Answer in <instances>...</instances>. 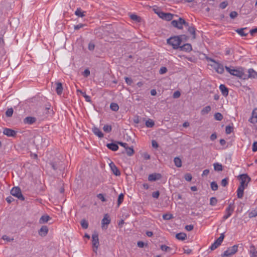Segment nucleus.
Wrapping results in <instances>:
<instances>
[{"mask_svg": "<svg viewBox=\"0 0 257 257\" xmlns=\"http://www.w3.org/2000/svg\"><path fill=\"white\" fill-rule=\"evenodd\" d=\"M181 93L179 91H176L174 92L173 96L175 98H179L180 96Z\"/></svg>", "mask_w": 257, "mask_h": 257, "instance_id": "nucleus-63", "label": "nucleus"}, {"mask_svg": "<svg viewBox=\"0 0 257 257\" xmlns=\"http://www.w3.org/2000/svg\"><path fill=\"white\" fill-rule=\"evenodd\" d=\"M212 67L215 69L216 71L220 74H222L224 72V68L222 64L216 62V63L211 65Z\"/></svg>", "mask_w": 257, "mask_h": 257, "instance_id": "nucleus-11", "label": "nucleus"}, {"mask_svg": "<svg viewBox=\"0 0 257 257\" xmlns=\"http://www.w3.org/2000/svg\"><path fill=\"white\" fill-rule=\"evenodd\" d=\"M13 109L12 108H8L6 112V115L7 117H11L13 114Z\"/></svg>", "mask_w": 257, "mask_h": 257, "instance_id": "nucleus-45", "label": "nucleus"}, {"mask_svg": "<svg viewBox=\"0 0 257 257\" xmlns=\"http://www.w3.org/2000/svg\"><path fill=\"white\" fill-rule=\"evenodd\" d=\"M211 107L209 105L206 106L203 108L201 111V114L202 115H205L211 111Z\"/></svg>", "mask_w": 257, "mask_h": 257, "instance_id": "nucleus-31", "label": "nucleus"}, {"mask_svg": "<svg viewBox=\"0 0 257 257\" xmlns=\"http://www.w3.org/2000/svg\"><path fill=\"white\" fill-rule=\"evenodd\" d=\"M11 194L18 198L19 200L23 201L25 200V198L23 196L21 189L18 187H13L11 191Z\"/></svg>", "mask_w": 257, "mask_h": 257, "instance_id": "nucleus-6", "label": "nucleus"}, {"mask_svg": "<svg viewBox=\"0 0 257 257\" xmlns=\"http://www.w3.org/2000/svg\"><path fill=\"white\" fill-rule=\"evenodd\" d=\"M180 39L181 40V43L183 41H187L188 39V37L186 35H181L178 36Z\"/></svg>", "mask_w": 257, "mask_h": 257, "instance_id": "nucleus-48", "label": "nucleus"}, {"mask_svg": "<svg viewBox=\"0 0 257 257\" xmlns=\"http://www.w3.org/2000/svg\"><path fill=\"white\" fill-rule=\"evenodd\" d=\"M124 198V195L122 193L119 195L117 199V205L119 206L123 201Z\"/></svg>", "mask_w": 257, "mask_h": 257, "instance_id": "nucleus-46", "label": "nucleus"}, {"mask_svg": "<svg viewBox=\"0 0 257 257\" xmlns=\"http://www.w3.org/2000/svg\"><path fill=\"white\" fill-rule=\"evenodd\" d=\"M214 169L216 171H221L223 170L222 166L221 164L218 163H215L213 164Z\"/></svg>", "mask_w": 257, "mask_h": 257, "instance_id": "nucleus-32", "label": "nucleus"}, {"mask_svg": "<svg viewBox=\"0 0 257 257\" xmlns=\"http://www.w3.org/2000/svg\"><path fill=\"white\" fill-rule=\"evenodd\" d=\"M125 82L129 85H132L133 83V80L131 78L128 77H125Z\"/></svg>", "mask_w": 257, "mask_h": 257, "instance_id": "nucleus-60", "label": "nucleus"}, {"mask_svg": "<svg viewBox=\"0 0 257 257\" xmlns=\"http://www.w3.org/2000/svg\"><path fill=\"white\" fill-rule=\"evenodd\" d=\"M211 188L213 191H216L218 189V185L215 182H212L210 184Z\"/></svg>", "mask_w": 257, "mask_h": 257, "instance_id": "nucleus-47", "label": "nucleus"}, {"mask_svg": "<svg viewBox=\"0 0 257 257\" xmlns=\"http://www.w3.org/2000/svg\"><path fill=\"white\" fill-rule=\"evenodd\" d=\"M244 188L238 187L237 190V196L238 198H242L243 196Z\"/></svg>", "mask_w": 257, "mask_h": 257, "instance_id": "nucleus-28", "label": "nucleus"}, {"mask_svg": "<svg viewBox=\"0 0 257 257\" xmlns=\"http://www.w3.org/2000/svg\"><path fill=\"white\" fill-rule=\"evenodd\" d=\"M84 26H85V25L82 24H79L78 25H75L74 26V29L75 30H78L83 28Z\"/></svg>", "mask_w": 257, "mask_h": 257, "instance_id": "nucleus-61", "label": "nucleus"}, {"mask_svg": "<svg viewBox=\"0 0 257 257\" xmlns=\"http://www.w3.org/2000/svg\"><path fill=\"white\" fill-rule=\"evenodd\" d=\"M171 25L174 28L179 30H182L183 28V26L185 27L188 26V23L182 18H179L177 20H173L171 22Z\"/></svg>", "mask_w": 257, "mask_h": 257, "instance_id": "nucleus-2", "label": "nucleus"}, {"mask_svg": "<svg viewBox=\"0 0 257 257\" xmlns=\"http://www.w3.org/2000/svg\"><path fill=\"white\" fill-rule=\"evenodd\" d=\"M185 179L187 181H190L192 180V177L190 173H187L184 175Z\"/></svg>", "mask_w": 257, "mask_h": 257, "instance_id": "nucleus-51", "label": "nucleus"}, {"mask_svg": "<svg viewBox=\"0 0 257 257\" xmlns=\"http://www.w3.org/2000/svg\"><path fill=\"white\" fill-rule=\"evenodd\" d=\"M234 205L233 204H229V205L228 206V207L226 208V210H225V212H228V215H231V214L232 213L233 210H234Z\"/></svg>", "mask_w": 257, "mask_h": 257, "instance_id": "nucleus-33", "label": "nucleus"}, {"mask_svg": "<svg viewBox=\"0 0 257 257\" xmlns=\"http://www.w3.org/2000/svg\"><path fill=\"white\" fill-rule=\"evenodd\" d=\"M167 71V69L166 67H162L159 70V73L160 74H165V73H166Z\"/></svg>", "mask_w": 257, "mask_h": 257, "instance_id": "nucleus-56", "label": "nucleus"}, {"mask_svg": "<svg viewBox=\"0 0 257 257\" xmlns=\"http://www.w3.org/2000/svg\"><path fill=\"white\" fill-rule=\"evenodd\" d=\"M48 231L47 226H42L41 229L39 230V234L42 236L46 235Z\"/></svg>", "mask_w": 257, "mask_h": 257, "instance_id": "nucleus-20", "label": "nucleus"}, {"mask_svg": "<svg viewBox=\"0 0 257 257\" xmlns=\"http://www.w3.org/2000/svg\"><path fill=\"white\" fill-rule=\"evenodd\" d=\"M88 48L90 51H93L95 48V45L94 43L90 42L88 44Z\"/></svg>", "mask_w": 257, "mask_h": 257, "instance_id": "nucleus-59", "label": "nucleus"}, {"mask_svg": "<svg viewBox=\"0 0 257 257\" xmlns=\"http://www.w3.org/2000/svg\"><path fill=\"white\" fill-rule=\"evenodd\" d=\"M248 121L252 123H257V108L253 110L251 117L249 119Z\"/></svg>", "mask_w": 257, "mask_h": 257, "instance_id": "nucleus-16", "label": "nucleus"}, {"mask_svg": "<svg viewBox=\"0 0 257 257\" xmlns=\"http://www.w3.org/2000/svg\"><path fill=\"white\" fill-rule=\"evenodd\" d=\"M219 245H220V244H219L216 241H214V242L209 247V249H210L211 250H213L217 248Z\"/></svg>", "mask_w": 257, "mask_h": 257, "instance_id": "nucleus-43", "label": "nucleus"}, {"mask_svg": "<svg viewBox=\"0 0 257 257\" xmlns=\"http://www.w3.org/2000/svg\"><path fill=\"white\" fill-rule=\"evenodd\" d=\"M174 162L177 167H181L182 166V161L179 157H175L174 159Z\"/></svg>", "mask_w": 257, "mask_h": 257, "instance_id": "nucleus-34", "label": "nucleus"}, {"mask_svg": "<svg viewBox=\"0 0 257 257\" xmlns=\"http://www.w3.org/2000/svg\"><path fill=\"white\" fill-rule=\"evenodd\" d=\"M239 179L241 181L239 186L244 188L247 187L248 183L251 180L250 178L246 174L240 175Z\"/></svg>", "mask_w": 257, "mask_h": 257, "instance_id": "nucleus-5", "label": "nucleus"}, {"mask_svg": "<svg viewBox=\"0 0 257 257\" xmlns=\"http://www.w3.org/2000/svg\"><path fill=\"white\" fill-rule=\"evenodd\" d=\"M125 149L126 153L128 156H132L134 154V150L133 147H128L127 146Z\"/></svg>", "mask_w": 257, "mask_h": 257, "instance_id": "nucleus-35", "label": "nucleus"}, {"mask_svg": "<svg viewBox=\"0 0 257 257\" xmlns=\"http://www.w3.org/2000/svg\"><path fill=\"white\" fill-rule=\"evenodd\" d=\"M162 175L160 173H153L148 176V180L150 181H155L160 179Z\"/></svg>", "mask_w": 257, "mask_h": 257, "instance_id": "nucleus-13", "label": "nucleus"}, {"mask_svg": "<svg viewBox=\"0 0 257 257\" xmlns=\"http://www.w3.org/2000/svg\"><path fill=\"white\" fill-rule=\"evenodd\" d=\"M137 245H138V246L140 247V248H143L144 247L145 244V243L143 242V241H139L138 242H137Z\"/></svg>", "mask_w": 257, "mask_h": 257, "instance_id": "nucleus-64", "label": "nucleus"}, {"mask_svg": "<svg viewBox=\"0 0 257 257\" xmlns=\"http://www.w3.org/2000/svg\"><path fill=\"white\" fill-rule=\"evenodd\" d=\"M50 165L52 168L54 170H59L60 171H62L64 169V164L62 162L58 161L55 162H51Z\"/></svg>", "mask_w": 257, "mask_h": 257, "instance_id": "nucleus-9", "label": "nucleus"}, {"mask_svg": "<svg viewBox=\"0 0 257 257\" xmlns=\"http://www.w3.org/2000/svg\"><path fill=\"white\" fill-rule=\"evenodd\" d=\"M103 130L106 133H109L111 131L112 127L110 125L106 124L104 125Z\"/></svg>", "mask_w": 257, "mask_h": 257, "instance_id": "nucleus-44", "label": "nucleus"}, {"mask_svg": "<svg viewBox=\"0 0 257 257\" xmlns=\"http://www.w3.org/2000/svg\"><path fill=\"white\" fill-rule=\"evenodd\" d=\"M3 134L8 137H14L17 135V132L11 128H5Z\"/></svg>", "mask_w": 257, "mask_h": 257, "instance_id": "nucleus-12", "label": "nucleus"}, {"mask_svg": "<svg viewBox=\"0 0 257 257\" xmlns=\"http://www.w3.org/2000/svg\"><path fill=\"white\" fill-rule=\"evenodd\" d=\"M85 13V12L82 11L80 8H78L75 12V14L79 17L83 18L85 16L84 13Z\"/></svg>", "mask_w": 257, "mask_h": 257, "instance_id": "nucleus-29", "label": "nucleus"}, {"mask_svg": "<svg viewBox=\"0 0 257 257\" xmlns=\"http://www.w3.org/2000/svg\"><path fill=\"white\" fill-rule=\"evenodd\" d=\"M228 179L225 178L221 180V184L222 186L225 187L228 184Z\"/></svg>", "mask_w": 257, "mask_h": 257, "instance_id": "nucleus-53", "label": "nucleus"}, {"mask_svg": "<svg viewBox=\"0 0 257 257\" xmlns=\"http://www.w3.org/2000/svg\"><path fill=\"white\" fill-rule=\"evenodd\" d=\"M130 18L132 20L136 21L137 22H140L141 20V19L140 17L138 16L137 15H135V14L131 15L130 16Z\"/></svg>", "mask_w": 257, "mask_h": 257, "instance_id": "nucleus-41", "label": "nucleus"}, {"mask_svg": "<svg viewBox=\"0 0 257 257\" xmlns=\"http://www.w3.org/2000/svg\"><path fill=\"white\" fill-rule=\"evenodd\" d=\"M256 216H257V206L248 213V217L249 218H252Z\"/></svg>", "mask_w": 257, "mask_h": 257, "instance_id": "nucleus-36", "label": "nucleus"}, {"mask_svg": "<svg viewBox=\"0 0 257 257\" xmlns=\"http://www.w3.org/2000/svg\"><path fill=\"white\" fill-rule=\"evenodd\" d=\"M52 220V218L48 215L45 214L42 215L39 219V223L40 224H45L47 223H49V224L53 223L52 222H50V221Z\"/></svg>", "mask_w": 257, "mask_h": 257, "instance_id": "nucleus-10", "label": "nucleus"}, {"mask_svg": "<svg viewBox=\"0 0 257 257\" xmlns=\"http://www.w3.org/2000/svg\"><path fill=\"white\" fill-rule=\"evenodd\" d=\"M188 32L192 35V39L196 38V29L193 26H188Z\"/></svg>", "mask_w": 257, "mask_h": 257, "instance_id": "nucleus-22", "label": "nucleus"}, {"mask_svg": "<svg viewBox=\"0 0 257 257\" xmlns=\"http://www.w3.org/2000/svg\"><path fill=\"white\" fill-rule=\"evenodd\" d=\"M248 77L251 78H257V73L253 69H249L247 70Z\"/></svg>", "mask_w": 257, "mask_h": 257, "instance_id": "nucleus-25", "label": "nucleus"}, {"mask_svg": "<svg viewBox=\"0 0 257 257\" xmlns=\"http://www.w3.org/2000/svg\"><path fill=\"white\" fill-rule=\"evenodd\" d=\"M225 68L231 75L239 78H242L244 74L242 69H235L233 67L230 68L227 66H225Z\"/></svg>", "mask_w": 257, "mask_h": 257, "instance_id": "nucleus-3", "label": "nucleus"}, {"mask_svg": "<svg viewBox=\"0 0 257 257\" xmlns=\"http://www.w3.org/2000/svg\"><path fill=\"white\" fill-rule=\"evenodd\" d=\"M37 118L33 116H27L23 120V122L25 124H32L36 122Z\"/></svg>", "mask_w": 257, "mask_h": 257, "instance_id": "nucleus-15", "label": "nucleus"}, {"mask_svg": "<svg viewBox=\"0 0 257 257\" xmlns=\"http://www.w3.org/2000/svg\"><path fill=\"white\" fill-rule=\"evenodd\" d=\"M106 146L109 149H110L113 151H116L118 149V146L117 144H115V143H112L107 144L106 145Z\"/></svg>", "mask_w": 257, "mask_h": 257, "instance_id": "nucleus-27", "label": "nucleus"}, {"mask_svg": "<svg viewBox=\"0 0 257 257\" xmlns=\"http://www.w3.org/2000/svg\"><path fill=\"white\" fill-rule=\"evenodd\" d=\"M238 15V14L235 11H232L231 12L230 14H229V16L231 18V19H234Z\"/></svg>", "mask_w": 257, "mask_h": 257, "instance_id": "nucleus-55", "label": "nucleus"}, {"mask_svg": "<svg viewBox=\"0 0 257 257\" xmlns=\"http://www.w3.org/2000/svg\"><path fill=\"white\" fill-rule=\"evenodd\" d=\"M56 86V91L58 95H61L63 91L62 84L61 82H56L55 83Z\"/></svg>", "mask_w": 257, "mask_h": 257, "instance_id": "nucleus-18", "label": "nucleus"}, {"mask_svg": "<svg viewBox=\"0 0 257 257\" xmlns=\"http://www.w3.org/2000/svg\"><path fill=\"white\" fill-rule=\"evenodd\" d=\"M217 200L215 197H211L210 199V204L212 206H214L216 204Z\"/></svg>", "mask_w": 257, "mask_h": 257, "instance_id": "nucleus-49", "label": "nucleus"}, {"mask_svg": "<svg viewBox=\"0 0 257 257\" xmlns=\"http://www.w3.org/2000/svg\"><path fill=\"white\" fill-rule=\"evenodd\" d=\"M233 131V127L230 125H227L225 128V133L227 134H230Z\"/></svg>", "mask_w": 257, "mask_h": 257, "instance_id": "nucleus-50", "label": "nucleus"}, {"mask_svg": "<svg viewBox=\"0 0 257 257\" xmlns=\"http://www.w3.org/2000/svg\"><path fill=\"white\" fill-rule=\"evenodd\" d=\"M97 197L100 199L102 202H105L106 201V199L104 197V195L102 194H98L97 195Z\"/></svg>", "mask_w": 257, "mask_h": 257, "instance_id": "nucleus-54", "label": "nucleus"}, {"mask_svg": "<svg viewBox=\"0 0 257 257\" xmlns=\"http://www.w3.org/2000/svg\"><path fill=\"white\" fill-rule=\"evenodd\" d=\"M154 125V121L152 119H149L146 121V125L148 127H153Z\"/></svg>", "mask_w": 257, "mask_h": 257, "instance_id": "nucleus-39", "label": "nucleus"}, {"mask_svg": "<svg viewBox=\"0 0 257 257\" xmlns=\"http://www.w3.org/2000/svg\"><path fill=\"white\" fill-rule=\"evenodd\" d=\"M110 223V219L109 215L108 214H105L102 220V225H108Z\"/></svg>", "mask_w": 257, "mask_h": 257, "instance_id": "nucleus-23", "label": "nucleus"}, {"mask_svg": "<svg viewBox=\"0 0 257 257\" xmlns=\"http://www.w3.org/2000/svg\"><path fill=\"white\" fill-rule=\"evenodd\" d=\"M181 51L189 52L192 50L191 45L189 43H186L179 48Z\"/></svg>", "mask_w": 257, "mask_h": 257, "instance_id": "nucleus-17", "label": "nucleus"}, {"mask_svg": "<svg viewBox=\"0 0 257 257\" xmlns=\"http://www.w3.org/2000/svg\"><path fill=\"white\" fill-rule=\"evenodd\" d=\"M93 133L99 138H101L103 137V134L97 127H94L92 128Z\"/></svg>", "mask_w": 257, "mask_h": 257, "instance_id": "nucleus-24", "label": "nucleus"}, {"mask_svg": "<svg viewBox=\"0 0 257 257\" xmlns=\"http://www.w3.org/2000/svg\"><path fill=\"white\" fill-rule=\"evenodd\" d=\"M155 13L158 15V16L160 18H161L164 20L168 21H170L172 20L174 17L173 14H172L169 13H165L163 12H155Z\"/></svg>", "mask_w": 257, "mask_h": 257, "instance_id": "nucleus-8", "label": "nucleus"}, {"mask_svg": "<svg viewBox=\"0 0 257 257\" xmlns=\"http://www.w3.org/2000/svg\"><path fill=\"white\" fill-rule=\"evenodd\" d=\"M110 169L112 173L117 176H120V172L116 165L113 162H111L109 164Z\"/></svg>", "mask_w": 257, "mask_h": 257, "instance_id": "nucleus-14", "label": "nucleus"}, {"mask_svg": "<svg viewBox=\"0 0 257 257\" xmlns=\"http://www.w3.org/2000/svg\"><path fill=\"white\" fill-rule=\"evenodd\" d=\"M110 108L112 111H116L119 109V106L117 103L112 102L110 105Z\"/></svg>", "mask_w": 257, "mask_h": 257, "instance_id": "nucleus-37", "label": "nucleus"}, {"mask_svg": "<svg viewBox=\"0 0 257 257\" xmlns=\"http://www.w3.org/2000/svg\"><path fill=\"white\" fill-rule=\"evenodd\" d=\"M246 30H247L246 28L238 29L236 30V32L241 36H246L248 34L244 32Z\"/></svg>", "mask_w": 257, "mask_h": 257, "instance_id": "nucleus-30", "label": "nucleus"}, {"mask_svg": "<svg viewBox=\"0 0 257 257\" xmlns=\"http://www.w3.org/2000/svg\"><path fill=\"white\" fill-rule=\"evenodd\" d=\"M172 217V215L171 214H166L163 215V218L165 220H169Z\"/></svg>", "mask_w": 257, "mask_h": 257, "instance_id": "nucleus-58", "label": "nucleus"}, {"mask_svg": "<svg viewBox=\"0 0 257 257\" xmlns=\"http://www.w3.org/2000/svg\"><path fill=\"white\" fill-rule=\"evenodd\" d=\"M167 44L171 46L174 49H178L180 47L181 40L178 36L171 37L167 40Z\"/></svg>", "mask_w": 257, "mask_h": 257, "instance_id": "nucleus-1", "label": "nucleus"}, {"mask_svg": "<svg viewBox=\"0 0 257 257\" xmlns=\"http://www.w3.org/2000/svg\"><path fill=\"white\" fill-rule=\"evenodd\" d=\"M238 244H235L229 247L221 255L222 257H229L235 254L238 251Z\"/></svg>", "mask_w": 257, "mask_h": 257, "instance_id": "nucleus-4", "label": "nucleus"}, {"mask_svg": "<svg viewBox=\"0 0 257 257\" xmlns=\"http://www.w3.org/2000/svg\"><path fill=\"white\" fill-rule=\"evenodd\" d=\"M92 243L93 251L96 253L99 245L98 234L97 232H94L92 235Z\"/></svg>", "mask_w": 257, "mask_h": 257, "instance_id": "nucleus-7", "label": "nucleus"}, {"mask_svg": "<svg viewBox=\"0 0 257 257\" xmlns=\"http://www.w3.org/2000/svg\"><path fill=\"white\" fill-rule=\"evenodd\" d=\"M252 150L255 152L257 151V142H254L252 144Z\"/></svg>", "mask_w": 257, "mask_h": 257, "instance_id": "nucleus-62", "label": "nucleus"}, {"mask_svg": "<svg viewBox=\"0 0 257 257\" xmlns=\"http://www.w3.org/2000/svg\"><path fill=\"white\" fill-rule=\"evenodd\" d=\"M219 89L221 92L222 94L226 97L228 95V89L224 84H221L219 86Z\"/></svg>", "mask_w": 257, "mask_h": 257, "instance_id": "nucleus-19", "label": "nucleus"}, {"mask_svg": "<svg viewBox=\"0 0 257 257\" xmlns=\"http://www.w3.org/2000/svg\"><path fill=\"white\" fill-rule=\"evenodd\" d=\"M228 5V3L226 1L221 3L219 5V8L222 9H224Z\"/></svg>", "mask_w": 257, "mask_h": 257, "instance_id": "nucleus-52", "label": "nucleus"}, {"mask_svg": "<svg viewBox=\"0 0 257 257\" xmlns=\"http://www.w3.org/2000/svg\"><path fill=\"white\" fill-rule=\"evenodd\" d=\"M214 118L216 120H221L223 119V115L219 112H216L214 114Z\"/></svg>", "mask_w": 257, "mask_h": 257, "instance_id": "nucleus-42", "label": "nucleus"}, {"mask_svg": "<svg viewBox=\"0 0 257 257\" xmlns=\"http://www.w3.org/2000/svg\"><path fill=\"white\" fill-rule=\"evenodd\" d=\"M161 249L162 250L166 252H170L172 249L166 245H161L160 246Z\"/></svg>", "mask_w": 257, "mask_h": 257, "instance_id": "nucleus-40", "label": "nucleus"}, {"mask_svg": "<svg viewBox=\"0 0 257 257\" xmlns=\"http://www.w3.org/2000/svg\"><path fill=\"white\" fill-rule=\"evenodd\" d=\"M224 232H225L224 231L221 232L220 233V236L217 239H216L215 240L217 242H218L219 244H220V245H221V243L222 242L223 239L224 238Z\"/></svg>", "mask_w": 257, "mask_h": 257, "instance_id": "nucleus-38", "label": "nucleus"}, {"mask_svg": "<svg viewBox=\"0 0 257 257\" xmlns=\"http://www.w3.org/2000/svg\"><path fill=\"white\" fill-rule=\"evenodd\" d=\"M176 238L179 240H184L187 238V235L184 232L177 233L175 235Z\"/></svg>", "mask_w": 257, "mask_h": 257, "instance_id": "nucleus-26", "label": "nucleus"}, {"mask_svg": "<svg viewBox=\"0 0 257 257\" xmlns=\"http://www.w3.org/2000/svg\"><path fill=\"white\" fill-rule=\"evenodd\" d=\"M249 252L250 257H257V251L253 245L251 244L250 246Z\"/></svg>", "mask_w": 257, "mask_h": 257, "instance_id": "nucleus-21", "label": "nucleus"}, {"mask_svg": "<svg viewBox=\"0 0 257 257\" xmlns=\"http://www.w3.org/2000/svg\"><path fill=\"white\" fill-rule=\"evenodd\" d=\"M160 196V192L159 191H157L153 192L152 197L154 198L158 199Z\"/></svg>", "mask_w": 257, "mask_h": 257, "instance_id": "nucleus-57", "label": "nucleus"}]
</instances>
